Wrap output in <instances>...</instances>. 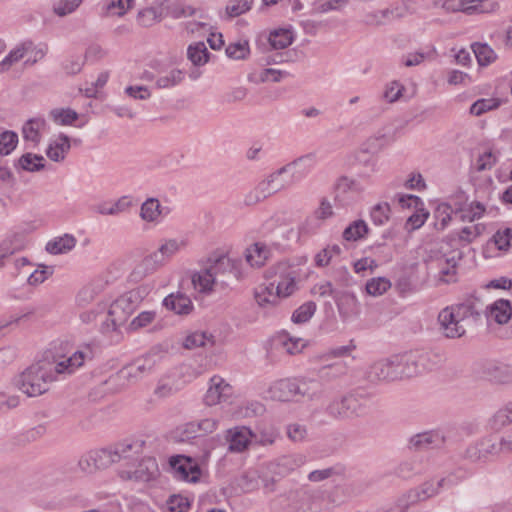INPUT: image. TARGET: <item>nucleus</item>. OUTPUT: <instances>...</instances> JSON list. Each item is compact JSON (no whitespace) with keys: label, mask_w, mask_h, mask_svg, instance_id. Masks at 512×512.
I'll list each match as a JSON object with an SVG mask.
<instances>
[{"label":"nucleus","mask_w":512,"mask_h":512,"mask_svg":"<svg viewBox=\"0 0 512 512\" xmlns=\"http://www.w3.org/2000/svg\"><path fill=\"white\" fill-rule=\"evenodd\" d=\"M96 346L91 343L81 344L77 350L65 360L55 365L33 364L17 379L18 388L29 397L39 396L49 389V384L56 380V375L73 373L85 362L92 361L96 355Z\"/></svg>","instance_id":"nucleus-1"},{"label":"nucleus","mask_w":512,"mask_h":512,"mask_svg":"<svg viewBox=\"0 0 512 512\" xmlns=\"http://www.w3.org/2000/svg\"><path fill=\"white\" fill-rule=\"evenodd\" d=\"M314 162L315 155L309 153L279 168L244 196L245 205H256L269 196L291 187L308 175Z\"/></svg>","instance_id":"nucleus-2"},{"label":"nucleus","mask_w":512,"mask_h":512,"mask_svg":"<svg viewBox=\"0 0 512 512\" xmlns=\"http://www.w3.org/2000/svg\"><path fill=\"white\" fill-rule=\"evenodd\" d=\"M144 441L136 440L131 443H118L109 448L90 451L79 460L81 470L91 473L93 470L106 469L113 463L122 459H130L134 454H139Z\"/></svg>","instance_id":"nucleus-3"},{"label":"nucleus","mask_w":512,"mask_h":512,"mask_svg":"<svg viewBox=\"0 0 512 512\" xmlns=\"http://www.w3.org/2000/svg\"><path fill=\"white\" fill-rule=\"evenodd\" d=\"M149 291V287L143 285L119 296L110 305L107 318L102 323L101 331L103 333L116 331L118 327L125 324L135 309L149 294Z\"/></svg>","instance_id":"nucleus-4"},{"label":"nucleus","mask_w":512,"mask_h":512,"mask_svg":"<svg viewBox=\"0 0 512 512\" xmlns=\"http://www.w3.org/2000/svg\"><path fill=\"white\" fill-rule=\"evenodd\" d=\"M369 395L353 391L334 398L325 408V413L334 420H351L368 412Z\"/></svg>","instance_id":"nucleus-5"},{"label":"nucleus","mask_w":512,"mask_h":512,"mask_svg":"<svg viewBox=\"0 0 512 512\" xmlns=\"http://www.w3.org/2000/svg\"><path fill=\"white\" fill-rule=\"evenodd\" d=\"M184 245V241L178 242L175 239L166 241L160 246L158 251L145 257L134 267L129 275L130 281H141L145 276L153 273L158 267H160L166 258L174 255Z\"/></svg>","instance_id":"nucleus-6"},{"label":"nucleus","mask_w":512,"mask_h":512,"mask_svg":"<svg viewBox=\"0 0 512 512\" xmlns=\"http://www.w3.org/2000/svg\"><path fill=\"white\" fill-rule=\"evenodd\" d=\"M449 307L453 309L456 318L460 319L466 328L478 323L488 309V305H485V303L475 295H470L463 302Z\"/></svg>","instance_id":"nucleus-7"},{"label":"nucleus","mask_w":512,"mask_h":512,"mask_svg":"<svg viewBox=\"0 0 512 512\" xmlns=\"http://www.w3.org/2000/svg\"><path fill=\"white\" fill-rule=\"evenodd\" d=\"M268 273L275 278L272 282L275 283L274 289L279 299L290 296L296 290V273L287 263H278Z\"/></svg>","instance_id":"nucleus-8"},{"label":"nucleus","mask_w":512,"mask_h":512,"mask_svg":"<svg viewBox=\"0 0 512 512\" xmlns=\"http://www.w3.org/2000/svg\"><path fill=\"white\" fill-rule=\"evenodd\" d=\"M367 378L370 382L395 381L403 378L398 355L373 363L367 371Z\"/></svg>","instance_id":"nucleus-9"},{"label":"nucleus","mask_w":512,"mask_h":512,"mask_svg":"<svg viewBox=\"0 0 512 512\" xmlns=\"http://www.w3.org/2000/svg\"><path fill=\"white\" fill-rule=\"evenodd\" d=\"M157 358L156 354H147L142 358H138L130 365L124 367L118 375L110 377L107 382L115 383L121 378L135 382L154 369L157 364Z\"/></svg>","instance_id":"nucleus-10"},{"label":"nucleus","mask_w":512,"mask_h":512,"mask_svg":"<svg viewBox=\"0 0 512 512\" xmlns=\"http://www.w3.org/2000/svg\"><path fill=\"white\" fill-rule=\"evenodd\" d=\"M169 464L175 477L180 480L196 483L201 476L198 463L191 457L175 455L170 458Z\"/></svg>","instance_id":"nucleus-11"},{"label":"nucleus","mask_w":512,"mask_h":512,"mask_svg":"<svg viewBox=\"0 0 512 512\" xmlns=\"http://www.w3.org/2000/svg\"><path fill=\"white\" fill-rule=\"evenodd\" d=\"M499 453L500 447L496 442L491 438H482L466 448L463 458L472 463L486 462L491 456Z\"/></svg>","instance_id":"nucleus-12"},{"label":"nucleus","mask_w":512,"mask_h":512,"mask_svg":"<svg viewBox=\"0 0 512 512\" xmlns=\"http://www.w3.org/2000/svg\"><path fill=\"white\" fill-rule=\"evenodd\" d=\"M440 331L446 338H460L465 335L466 327L464 323L456 318L453 309L449 306L442 309L438 315Z\"/></svg>","instance_id":"nucleus-13"},{"label":"nucleus","mask_w":512,"mask_h":512,"mask_svg":"<svg viewBox=\"0 0 512 512\" xmlns=\"http://www.w3.org/2000/svg\"><path fill=\"white\" fill-rule=\"evenodd\" d=\"M462 258L463 252L460 249H453L439 259L440 282L449 284L456 281L457 266Z\"/></svg>","instance_id":"nucleus-14"},{"label":"nucleus","mask_w":512,"mask_h":512,"mask_svg":"<svg viewBox=\"0 0 512 512\" xmlns=\"http://www.w3.org/2000/svg\"><path fill=\"white\" fill-rule=\"evenodd\" d=\"M408 13V9L405 4H397L379 11L367 13L365 16V22L368 25H385L394 20L405 17Z\"/></svg>","instance_id":"nucleus-15"},{"label":"nucleus","mask_w":512,"mask_h":512,"mask_svg":"<svg viewBox=\"0 0 512 512\" xmlns=\"http://www.w3.org/2000/svg\"><path fill=\"white\" fill-rule=\"evenodd\" d=\"M305 463V456L301 454L285 455L268 465L269 471L278 479L289 475Z\"/></svg>","instance_id":"nucleus-16"},{"label":"nucleus","mask_w":512,"mask_h":512,"mask_svg":"<svg viewBox=\"0 0 512 512\" xmlns=\"http://www.w3.org/2000/svg\"><path fill=\"white\" fill-rule=\"evenodd\" d=\"M364 188L354 179L341 176L334 184V200L342 206L350 202V194L359 195Z\"/></svg>","instance_id":"nucleus-17"},{"label":"nucleus","mask_w":512,"mask_h":512,"mask_svg":"<svg viewBox=\"0 0 512 512\" xmlns=\"http://www.w3.org/2000/svg\"><path fill=\"white\" fill-rule=\"evenodd\" d=\"M445 442V437L438 431H426L418 433L409 439V449L423 451L440 448Z\"/></svg>","instance_id":"nucleus-18"},{"label":"nucleus","mask_w":512,"mask_h":512,"mask_svg":"<svg viewBox=\"0 0 512 512\" xmlns=\"http://www.w3.org/2000/svg\"><path fill=\"white\" fill-rule=\"evenodd\" d=\"M385 136H373L367 139L363 149L358 153L357 160L363 163L370 172L375 171L376 160L373 154L377 153L385 144Z\"/></svg>","instance_id":"nucleus-19"},{"label":"nucleus","mask_w":512,"mask_h":512,"mask_svg":"<svg viewBox=\"0 0 512 512\" xmlns=\"http://www.w3.org/2000/svg\"><path fill=\"white\" fill-rule=\"evenodd\" d=\"M163 306L177 315H189L194 305L191 299L182 292L171 293L163 300Z\"/></svg>","instance_id":"nucleus-20"},{"label":"nucleus","mask_w":512,"mask_h":512,"mask_svg":"<svg viewBox=\"0 0 512 512\" xmlns=\"http://www.w3.org/2000/svg\"><path fill=\"white\" fill-rule=\"evenodd\" d=\"M231 392V386L219 377L214 376L211 378V386L207 390L204 401L207 405L212 406L220 403Z\"/></svg>","instance_id":"nucleus-21"},{"label":"nucleus","mask_w":512,"mask_h":512,"mask_svg":"<svg viewBox=\"0 0 512 512\" xmlns=\"http://www.w3.org/2000/svg\"><path fill=\"white\" fill-rule=\"evenodd\" d=\"M398 358L403 377H413L423 373L418 350H413L402 355H398Z\"/></svg>","instance_id":"nucleus-22"},{"label":"nucleus","mask_w":512,"mask_h":512,"mask_svg":"<svg viewBox=\"0 0 512 512\" xmlns=\"http://www.w3.org/2000/svg\"><path fill=\"white\" fill-rule=\"evenodd\" d=\"M270 397L278 401H289L296 396L295 379H281L269 388Z\"/></svg>","instance_id":"nucleus-23"},{"label":"nucleus","mask_w":512,"mask_h":512,"mask_svg":"<svg viewBox=\"0 0 512 512\" xmlns=\"http://www.w3.org/2000/svg\"><path fill=\"white\" fill-rule=\"evenodd\" d=\"M487 318L493 319L498 324H506L512 316V306L508 300L499 299L491 306H488L486 314Z\"/></svg>","instance_id":"nucleus-24"},{"label":"nucleus","mask_w":512,"mask_h":512,"mask_svg":"<svg viewBox=\"0 0 512 512\" xmlns=\"http://www.w3.org/2000/svg\"><path fill=\"white\" fill-rule=\"evenodd\" d=\"M34 48L31 40H26L12 49L8 55L0 61V73L7 72L14 64L22 60L27 52Z\"/></svg>","instance_id":"nucleus-25"},{"label":"nucleus","mask_w":512,"mask_h":512,"mask_svg":"<svg viewBox=\"0 0 512 512\" xmlns=\"http://www.w3.org/2000/svg\"><path fill=\"white\" fill-rule=\"evenodd\" d=\"M71 148L70 138L65 134H60L58 138L50 143L46 150L48 158L54 162H61Z\"/></svg>","instance_id":"nucleus-26"},{"label":"nucleus","mask_w":512,"mask_h":512,"mask_svg":"<svg viewBox=\"0 0 512 512\" xmlns=\"http://www.w3.org/2000/svg\"><path fill=\"white\" fill-rule=\"evenodd\" d=\"M296 396L313 399L322 392V383L314 378L295 379Z\"/></svg>","instance_id":"nucleus-27"},{"label":"nucleus","mask_w":512,"mask_h":512,"mask_svg":"<svg viewBox=\"0 0 512 512\" xmlns=\"http://www.w3.org/2000/svg\"><path fill=\"white\" fill-rule=\"evenodd\" d=\"M228 441H229V450L233 452H242L244 451L249 442L250 437L252 435L251 431L248 428H236L234 430L228 431Z\"/></svg>","instance_id":"nucleus-28"},{"label":"nucleus","mask_w":512,"mask_h":512,"mask_svg":"<svg viewBox=\"0 0 512 512\" xmlns=\"http://www.w3.org/2000/svg\"><path fill=\"white\" fill-rule=\"evenodd\" d=\"M206 267L216 281L219 276L232 273L234 269L232 261L225 255L209 258Z\"/></svg>","instance_id":"nucleus-29"},{"label":"nucleus","mask_w":512,"mask_h":512,"mask_svg":"<svg viewBox=\"0 0 512 512\" xmlns=\"http://www.w3.org/2000/svg\"><path fill=\"white\" fill-rule=\"evenodd\" d=\"M158 471L157 463L154 458L148 457L140 461L137 468L133 471L130 478L147 482L151 480Z\"/></svg>","instance_id":"nucleus-30"},{"label":"nucleus","mask_w":512,"mask_h":512,"mask_svg":"<svg viewBox=\"0 0 512 512\" xmlns=\"http://www.w3.org/2000/svg\"><path fill=\"white\" fill-rule=\"evenodd\" d=\"M270 250L265 244L255 243L246 251V260L251 266L261 267L269 258Z\"/></svg>","instance_id":"nucleus-31"},{"label":"nucleus","mask_w":512,"mask_h":512,"mask_svg":"<svg viewBox=\"0 0 512 512\" xmlns=\"http://www.w3.org/2000/svg\"><path fill=\"white\" fill-rule=\"evenodd\" d=\"M481 376L489 381L503 383L507 381V369L494 362H485L481 365Z\"/></svg>","instance_id":"nucleus-32"},{"label":"nucleus","mask_w":512,"mask_h":512,"mask_svg":"<svg viewBox=\"0 0 512 512\" xmlns=\"http://www.w3.org/2000/svg\"><path fill=\"white\" fill-rule=\"evenodd\" d=\"M421 369L423 372L438 367L445 360V355L439 350H418Z\"/></svg>","instance_id":"nucleus-33"},{"label":"nucleus","mask_w":512,"mask_h":512,"mask_svg":"<svg viewBox=\"0 0 512 512\" xmlns=\"http://www.w3.org/2000/svg\"><path fill=\"white\" fill-rule=\"evenodd\" d=\"M76 239L69 234H65L62 237H57L52 241H49L46 245V250L53 255L66 253L74 248Z\"/></svg>","instance_id":"nucleus-34"},{"label":"nucleus","mask_w":512,"mask_h":512,"mask_svg":"<svg viewBox=\"0 0 512 512\" xmlns=\"http://www.w3.org/2000/svg\"><path fill=\"white\" fill-rule=\"evenodd\" d=\"M163 208L156 198H148L142 203L140 217L147 222H155L161 216Z\"/></svg>","instance_id":"nucleus-35"},{"label":"nucleus","mask_w":512,"mask_h":512,"mask_svg":"<svg viewBox=\"0 0 512 512\" xmlns=\"http://www.w3.org/2000/svg\"><path fill=\"white\" fill-rule=\"evenodd\" d=\"M369 232V227L364 220H356L350 223L343 231L342 237L346 241H358Z\"/></svg>","instance_id":"nucleus-36"},{"label":"nucleus","mask_w":512,"mask_h":512,"mask_svg":"<svg viewBox=\"0 0 512 512\" xmlns=\"http://www.w3.org/2000/svg\"><path fill=\"white\" fill-rule=\"evenodd\" d=\"M274 282H270L268 286H259L254 293L256 302L261 307L268 305H276L278 303V296L274 292Z\"/></svg>","instance_id":"nucleus-37"},{"label":"nucleus","mask_w":512,"mask_h":512,"mask_svg":"<svg viewBox=\"0 0 512 512\" xmlns=\"http://www.w3.org/2000/svg\"><path fill=\"white\" fill-rule=\"evenodd\" d=\"M217 426V421L211 418L202 419L199 422H191L186 426L188 437H198L207 433H212Z\"/></svg>","instance_id":"nucleus-38"},{"label":"nucleus","mask_w":512,"mask_h":512,"mask_svg":"<svg viewBox=\"0 0 512 512\" xmlns=\"http://www.w3.org/2000/svg\"><path fill=\"white\" fill-rule=\"evenodd\" d=\"M471 48L480 66H488L496 59V53L487 44L476 42Z\"/></svg>","instance_id":"nucleus-39"},{"label":"nucleus","mask_w":512,"mask_h":512,"mask_svg":"<svg viewBox=\"0 0 512 512\" xmlns=\"http://www.w3.org/2000/svg\"><path fill=\"white\" fill-rule=\"evenodd\" d=\"M50 118L58 125L67 126L75 122L79 115L71 108H55L49 113Z\"/></svg>","instance_id":"nucleus-40"},{"label":"nucleus","mask_w":512,"mask_h":512,"mask_svg":"<svg viewBox=\"0 0 512 512\" xmlns=\"http://www.w3.org/2000/svg\"><path fill=\"white\" fill-rule=\"evenodd\" d=\"M275 345L280 346L287 354L294 355L299 352L304 347L303 340L300 338H291L286 334H281L277 336L274 340Z\"/></svg>","instance_id":"nucleus-41"},{"label":"nucleus","mask_w":512,"mask_h":512,"mask_svg":"<svg viewBox=\"0 0 512 512\" xmlns=\"http://www.w3.org/2000/svg\"><path fill=\"white\" fill-rule=\"evenodd\" d=\"M217 281L214 279L213 275L209 272L207 267L200 272L196 273L192 277V283L195 289H198L200 292H210L212 291L213 285Z\"/></svg>","instance_id":"nucleus-42"},{"label":"nucleus","mask_w":512,"mask_h":512,"mask_svg":"<svg viewBox=\"0 0 512 512\" xmlns=\"http://www.w3.org/2000/svg\"><path fill=\"white\" fill-rule=\"evenodd\" d=\"M44 161L45 159L41 155L25 153L19 158L18 165L23 170L35 172L40 171L45 167Z\"/></svg>","instance_id":"nucleus-43"},{"label":"nucleus","mask_w":512,"mask_h":512,"mask_svg":"<svg viewBox=\"0 0 512 512\" xmlns=\"http://www.w3.org/2000/svg\"><path fill=\"white\" fill-rule=\"evenodd\" d=\"M187 56L194 65L200 66L208 61L209 52L204 42H197L188 47Z\"/></svg>","instance_id":"nucleus-44"},{"label":"nucleus","mask_w":512,"mask_h":512,"mask_svg":"<svg viewBox=\"0 0 512 512\" xmlns=\"http://www.w3.org/2000/svg\"><path fill=\"white\" fill-rule=\"evenodd\" d=\"M45 126V120L42 118H34L28 120L23 126V136L25 140L38 143L40 141L39 130Z\"/></svg>","instance_id":"nucleus-45"},{"label":"nucleus","mask_w":512,"mask_h":512,"mask_svg":"<svg viewBox=\"0 0 512 512\" xmlns=\"http://www.w3.org/2000/svg\"><path fill=\"white\" fill-rule=\"evenodd\" d=\"M512 422V401L498 410L490 420V426L494 430H499Z\"/></svg>","instance_id":"nucleus-46"},{"label":"nucleus","mask_w":512,"mask_h":512,"mask_svg":"<svg viewBox=\"0 0 512 512\" xmlns=\"http://www.w3.org/2000/svg\"><path fill=\"white\" fill-rule=\"evenodd\" d=\"M500 100L497 98H482L475 101L470 107V113L474 116H481L482 114L497 109L500 106Z\"/></svg>","instance_id":"nucleus-47"},{"label":"nucleus","mask_w":512,"mask_h":512,"mask_svg":"<svg viewBox=\"0 0 512 512\" xmlns=\"http://www.w3.org/2000/svg\"><path fill=\"white\" fill-rule=\"evenodd\" d=\"M391 287V282L385 277L372 278L365 285L366 292L371 296H381Z\"/></svg>","instance_id":"nucleus-48"},{"label":"nucleus","mask_w":512,"mask_h":512,"mask_svg":"<svg viewBox=\"0 0 512 512\" xmlns=\"http://www.w3.org/2000/svg\"><path fill=\"white\" fill-rule=\"evenodd\" d=\"M390 205L386 202L376 204L370 212V217L375 225H384L390 218Z\"/></svg>","instance_id":"nucleus-49"},{"label":"nucleus","mask_w":512,"mask_h":512,"mask_svg":"<svg viewBox=\"0 0 512 512\" xmlns=\"http://www.w3.org/2000/svg\"><path fill=\"white\" fill-rule=\"evenodd\" d=\"M269 43L274 49H285L292 43V35L288 30L274 31L269 36Z\"/></svg>","instance_id":"nucleus-50"},{"label":"nucleus","mask_w":512,"mask_h":512,"mask_svg":"<svg viewBox=\"0 0 512 512\" xmlns=\"http://www.w3.org/2000/svg\"><path fill=\"white\" fill-rule=\"evenodd\" d=\"M444 479H440L438 481H427L423 483L419 489L416 491L418 500H425L427 498H430L436 494H438L440 488L442 487L444 483Z\"/></svg>","instance_id":"nucleus-51"},{"label":"nucleus","mask_w":512,"mask_h":512,"mask_svg":"<svg viewBox=\"0 0 512 512\" xmlns=\"http://www.w3.org/2000/svg\"><path fill=\"white\" fill-rule=\"evenodd\" d=\"M99 290V287L92 283L84 286L77 294V305L80 307H85L90 304L99 293Z\"/></svg>","instance_id":"nucleus-52"},{"label":"nucleus","mask_w":512,"mask_h":512,"mask_svg":"<svg viewBox=\"0 0 512 512\" xmlns=\"http://www.w3.org/2000/svg\"><path fill=\"white\" fill-rule=\"evenodd\" d=\"M315 310L316 304L314 302H306L294 311L292 321L294 323H305L313 316Z\"/></svg>","instance_id":"nucleus-53"},{"label":"nucleus","mask_w":512,"mask_h":512,"mask_svg":"<svg viewBox=\"0 0 512 512\" xmlns=\"http://www.w3.org/2000/svg\"><path fill=\"white\" fill-rule=\"evenodd\" d=\"M207 342L211 343V345L214 344L212 335L208 336L204 332H195L186 337L184 346L187 349H193V348L205 346L207 344Z\"/></svg>","instance_id":"nucleus-54"},{"label":"nucleus","mask_w":512,"mask_h":512,"mask_svg":"<svg viewBox=\"0 0 512 512\" xmlns=\"http://www.w3.org/2000/svg\"><path fill=\"white\" fill-rule=\"evenodd\" d=\"M184 79L183 71L179 69L171 70L167 75L161 76L157 79L156 85L158 88H169L179 84Z\"/></svg>","instance_id":"nucleus-55"},{"label":"nucleus","mask_w":512,"mask_h":512,"mask_svg":"<svg viewBox=\"0 0 512 512\" xmlns=\"http://www.w3.org/2000/svg\"><path fill=\"white\" fill-rule=\"evenodd\" d=\"M253 0H230L226 6L229 17H237L251 9Z\"/></svg>","instance_id":"nucleus-56"},{"label":"nucleus","mask_w":512,"mask_h":512,"mask_svg":"<svg viewBox=\"0 0 512 512\" xmlns=\"http://www.w3.org/2000/svg\"><path fill=\"white\" fill-rule=\"evenodd\" d=\"M18 143V135L12 131H5L0 136V154L8 155Z\"/></svg>","instance_id":"nucleus-57"},{"label":"nucleus","mask_w":512,"mask_h":512,"mask_svg":"<svg viewBox=\"0 0 512 512\" xmlns=\"http://www.w3.org/2000/svg\"><path fill=\"white\" fill-rule=\"evenodd\" d=\"M82 3V0H59L54 4L53 10L55 14L64 17L74 12Z\"/></svg>","instance_id":"nucleus-58"},{"label":"nucleus","mask_w":512,"mask_h":512,"mask_svg":"<svg viewBox=\"0 0 512 512\" xmlns=\"http://www.w3.org/2000/svg\"><path fill=\"white\" fill-rule=\"evenodd\" d=\"M226 54L229 58L240 60L245 59L249 54V45L247 41L232 43L226 48Z\"/></svg>","instance_id":"nucleus-59"},{"label":"nucleus","mask_w":512,"mask_h":512,"mask_svg":"<svg viewBox=\"0 0 512 512\" xmlns=\"http://www.w3.org/2000/svg\"><path fill=\"white\" fill-rule=\"evenodd\" d=\"M512 240V230L510 228H504L498 230L492 237V241L499 250H507Z\"/></svg>","instance_id":"nucleus-60"},{"label":"nucleus","mask_w":512,"mask_h":512,"mask_svg":"<svg viewBox=\"0 0 512 512\" xmlns=\"http://www.w3.org/2000/svg\"><path fill=\"white\" fill-rule=\"evenodd\" d=\"M167 505L171 512H187L190 507L188 499L181 495L170 496Z\"/></svg>","instance_id":"nucleus-61"},{"label":"nucleus","mask_w":512,"mask_h":512,"mask_svg":"<svg viewBox=\"0 0 512 512\" xmlns=\"http://www.w3.org/2000/svg\"><path fill=\"white\" fill-rule=\"evenodd\" d=\"M307 435V428L300 423H292L287 426V436L294 442H301Z\"/></svg>","instance_id":"nucleus-62"},{"label":"nucleus","mask_w":512,"mask_h":512,"mask_svg":"<svg viewBox=\"0 0 512 512\" xmlns=\"http://www.w3.org/2000/svg\"><path fill=\"white\" fill-rule=\"evenodd\" d=\"M495 164L496 157L492 154V152L489 151L479 155V157L476 160L475 169L478 172H482L492 169Z\"/></svg>","instance_id":"nucleus-63"},{"label":"nucleus","mask_w":512,"mask_h":512,"mask_svg":"<svg viewBox=\"0 0 512 512\" xmlns=\"http://www.w3.org/2000/svg\"><path fill=\"white\" fill-rule=\"evenodd\" d=\"M41 269H36L28 277L30 285H38L43 283L53 272L52 268L45 265H40Z\"/></svg>","instance_id":"nucleus-64"}]
</instances>
